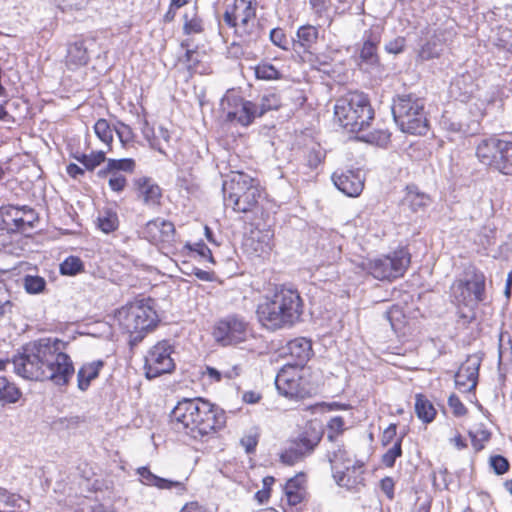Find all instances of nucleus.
<instances>
[{"label":"nucleus","instance_id":"obj_1","mask_svg":"<svg viewBox=\"0 0 512 512\" xmlns=\"http://www.w3.org/2000/svg\"><path fill=\"white\" fill-rule=\"evenodd\" d=\"M67 346V342L52 337L28 343L13 357L14 372L27 380H50L56 385H66L74 374Z\"/></svg>","mask_w":512,"mask_h":512},{"label":"nucleus","instance_id":"obj_2","mask_svg":"<svg viewBox=\"0 0 512 512\" xmlns=\"http://www.w3.org/2000/svg\"><path fill=\"white\" fill-rule=\"evenodd\" d=\"M170 417L176 431L202 442L213 438L226 424L224 411L202 398L183 399Z\"/></svg>","mask_w":512,"mask_h":512},{"label":"nucleus","instance_id":"obj_3","mask_svg":"<svg viewBox=\"0 0 512 512\" xmlns=\"http://www.w3.org/2000/svg\"><path fill=\"white\" fill-rule=\"evenodd\" d=\"M304 303L299 292L284 285L266 293L256 307V317L266 330L291 328L301 320Z\"/></svg>","mask_w":512,"mask_h":512},{"label":"nucleus","instance_id":"obj_4","mask_svg":"<svg viewBox=\"0 0 512 512\" xmlns=\"http://www.w3.org/2000/svg\"><path fill=\"white\" fill-rule=\"evenodd\" d=\"M334 115L339 124L351 133L367 128L374 118V111L367 95L349 92L336 101Z\"/></svg>","mask_w":512,"mask_h":512},{"label":"nucleus","instance_id":"obj_5","mask_svg":"<svg viewBox=\"0 0 512 512\" xmlns=\"http://www.w3.org/2000/svg\"><path fill=\"white\" fill-rule=\"evenodd\" d=\"M224 201L236 212H249L261 197L259 181L243 172H232L223 183Z\"/></svg>","mask_w":512,"mask_h":512},{"label":"nucleus","instance_id":"obj_6","mask_svg":"<svg viewBox=\"0 0 512 512\" xmlns=\"http://www.w3.org/2000/svg\"><path fill=\"white\" fill-rule=\"evenodd\" d=\"M424 101L411 94L400 95L393 101L392 114L402 132L423 135L428 130Z\"/></svg>","mask_w":512,"mask_h":512},{"label":"nucleus","instance_id":"obj_7","mask_svg":"<svg viewBox=\"0 0 512 512\" xmlns=\"http://www.w3.org/2000/svg\"><path fill=\"white\" fill-rule=\"evenodd\" d=\"M116 319L120 327L130 334L131 344L135 345L143 339L144 332L156 324L157 314L148 303L141 300L119 309Z\"/></svg>","mask_w":512,"mask_h":512},{"label":"nucleus","instance_id":"obj_8","mask_svg":"<svg viewBox=\"0 0 512 512\" xmlns=\"http://www.w3.org/2000/svg\"><path fill=\"white\" fill-rule=\"evenodd\" d=\"M485 275L474 269H467L464 277L451 285V297L458 307L474 311L486 298Z\"/></svg>","mask_w":512,"mask_h":512},{"label":"nucleus","instance_id":"obj_9","mask_svg":"<svg viewBox=\"0 0 512 512\" xmlns=\"http://www.w3.org/2000/svg\"><path fill=\"white\" fill-rule=\"evenodd\" d=\"M410 253L404 249H397L387 255L362 261L361 267L380 281H393L404 275L410 265Z\"/></svg>","mask_w":512,"mask_h":512},{"label":"nucleus","instance_id":"obj_10","mask_svg":"<svg viewBox=\"0 0 512 512\" xmlns=\"http://www.w3.org/2000/svg\"><path fill=\"white\" fill-rule=\"evenodd\" d=\"M221 108L226 114V120L249 126L256 117L254 113V102L243 99L236 91L229 90L221 99Z\"/></svg>","mask_w":512,"mask_h":512},{"label":"nucleus","instance_id":"obj_11","mask_svg":"<svg viewBox=\"0 0 512 512\" xmlns=\"http://www.w3.org/2000/svg\"><path fill=\"white\" fill-rule=\"evenodd\" d=\"M173 347L167 340L157 342L145 356V375L148 379L170 373L175 368L171 354Z\"/></svg>","mask_w":512,"mask_h":512},{"label":"nucleus","instance_id":"obj_12","mask_svg":"<svg viewBox=\"0 0 512 512\" xmlns=\"http://www.w3.org/2000/svg\"><path fill=\"white\" fill-rule=\"evenodd\" d=\"M3 229L9 232L28 233L38 222V214L28 206L7 205L0 208Z\"/></svg>","mask_w":512,"mask_h":512},{"label":"nucleus","instance_id":"obj_13","mask_svg":"<svg viewBox=\"0 0 512 512\" xmlns=\"http://www.w3.org/2000/svg\"><path fill=\"white\" fill-rule=\"evenodd\" d=\"M303 369L293 365H284L275 378L278 392L289 399L304 398L308 393L302 376Z\"/></svg>","mask_w":512,"mask_h":512},{"label":"nucleus","instance_id":"obj_14","mask_svg":"<svg viewBox=\"0 0 512 512\" xmlns=\"http://www.w3.org/2000/svg\"><path fill=\"white\" fill-rule=\"evenodd\" d=\"M248 333V323L235 315L219 320L213 330L215 340L223 346L244 342Z\"/></svg>","mask_w":512,"mask_h":512},{"label":"nucleus","instance_id":"obj_15","mask_svg":"<svg viewBox=\"0 0 512 512\" xmlns=\"http://www.w3.org/2000/svg\"><path fill=\"white\" fill-rule=\"evenodd\" d=\"M274 231L269 225L260 227L258 224L251 229L249 236L244 241L247 252L257 257H265L270 254L274 246Z\"/></svg>","mask_w":512,"mask_h":512},{"label":"nucleus","instance_id":"obj_16","mask_svg":"<svg viewBox=\"0 0 512 512\" xmlns=\"http://www.w3.org/2000/svg\"><path fill=\"white\" fill-rule=\"evenodd\" d=\"M143 237L152 244L169 246L174 241L175 227L170 221L156 218L146 223L142 230Z\"/></svg>","mask_w":512,"mask_h":512},{"label":"nucleus","instance_id":"obj_17","mask_svg":"<svg viewBox=\"0 0 512 512\" xmlns=\"http://www.w3.org/2000/svg\"><path fill=\"white\" fill-rule=\"evenodd\" d=\"M480 359L476 356H470L460 366L455 374L456 387L462 392H470L475 389L478 381V372Z\"/></svg>","mask_w":512,"mask_h":512},{"label":"nucleus","instance_id":"obj_18","mask_svg":"<svg viewBox=\"0 0 512 512\" xmlns=\"http://www.w3.org/2000/svg\"><path fill=\"white\" fill-rule=\"evenodd\" d=\"M255 15L256 8L251 0H235L234 4L225 10L223 20L235 30L237 24L245 23Z\"/></svg>","mask_w":512,"mask_h":512},{"label":"nucleus","instance_id":"obj_19","mask_svg":"<svg viewBox=\"0 0 512 512\" xmlns=\"http://www.w3.org/2000/svg\"><path fill=\"white\" fill-rule=\"evenodd\" d=\"M332 180L342 193L349 197H358L364 188V180L359 172L348 170L340 174L334 173Z\"/></svg>","mask_w":512,"mask_h":512},{"label":"nucleus","instance_id":"obj_20","mask_svg":"<svg viewBox=\"0 0 512 512\" xmlns=\"http://www.w3.org/2000/svg\"><path fill=\"white\" fill-rule=\"evenodd\" d=\"M287 353L293 359V362L286 365H293L303 369L312 355V344L310 340L304 337L295 338L287 343Z\"/></svg>","mask_w":512,"mask_h":512},{"label":"nucleus","instance_id":"obj_21","mask_svg":"<svg viewBox=\"0 0 512 512\" xmlns=\"http://www.w3.org/2000/svg\"><path fill=\"white\" fill-rule=\"evenodd\" d=\"M137 197L147 206L159 204L161 188L150 177H139L134 181Z\"/></svg>","mask_w":512,"mask_h":512},{"label":"nucleus","instance_id":"obj_22","mask_svg":"<svg viewBox=\"0 0 512 512\" xmlns=\"http://www.w3.org/2000/svg\"><path fill=\"white\" fill-rule=\"evenodd\" d=\"M363 472V464L359 461L341 471L336 470L333 478L339 486L348 490H357L363 485Z\"/></svg>","mask_w":512,"mask_h":512},{"label":"nucleus","instance_id":"obj_23","mask_svg":"<svg viewBox=\"0 0 512 512\" xmlns=\"http://www.w3.org/2000/svg\"><path fill=\"white\" fill-rule=\"evenodd\" d=\"M502 141L497 138L483 139L476 147L478 160L484 165L495 168Z\"/></svg>","mask_w":512,"mask_h":512},{"label":"nucleus","instance_id":"obj_24","mask_svg":"<svg viewBox=\"0 0 512 512\" xmlns=\"http://www.w3.org/2000/svg\"><path fill=\"white\" fill-rule=\"evenodd\" d=\"M88 46L83 40L75 41L68 45L66 54V66L70 70H76L89 62Z\"/></svg>","mask_w":512,"mask_h":512},{"label":"nucleus","instance_id":"obj_25","mask_svg":"<svg viewBox=\"0 0 512 512\" xmlns=\"http://www.w3.org/2000/svg\"><path fill=\"white\" fill-rule=\"evenodd\" d=\"M104 367V361L95 360L83 364L77 372V387L81 391H86L93 380L98 376L102 368Z\"/></svg>","mask_w":512,"mask_h":512},{"label":"nucleus","instance_id":"obj_26","mask_svg":"<svg viewBox=\"0 0 512 512\" xmlns=\"http://www.w3.org/2000/svg\"><path fill=\"white\" fill-rule=\"evenodd\" d=\"M327 458L331 464L333 475L336 474V470L341 471L358 462L357 460L352 459L351 454L344 448V446L338 444L328 450Z\"/></svg>","mask_w":512,"mask_h":512},{"label":"nucleus","instance_id":"obj_27","mask_svg":"<svg viewBox=\"0 0 512 512\" xmlns=\"http://www.w3.org/2000/svg\"><path fill=\"white\" fill-rule=\"evenodd\" d=\"M140 481L147 486H155L159 489H182L183 483L180 481L169 480L161 478L153 474L147 467H140L137 469Z\"/></svg>","mask_w":512,"mask_h":512},{"label":"nucleus","instance_id":"obj_28","mask_svg":"<svg viewBox=\"0 0 512 512\" xmlns=\"http://www.w3.org/2000/svg\"><path fill=\"white\" fill-rule=\"evenodd\" d=\"M234 33L241 41L249 44L252 42H256L258 39L261 38L263 34V29L255 15L247 22L237 24Z\"/></svg>","mask_w":512,"mask_h":512},{"label":"nucleus","instance_id":"obj_29","mask_svg":"<svg viewBox=\"0 0 512 512\" xmlns=\"http://www.w3.org/2000/svg\"><path fill=\"white\" fill-rule=\"evenodd\" d=\"M288 503L292 506L299 504L305 496V476L298 474L290 478L284 486Z\"/></svg>","mask_w":512,"mask_h":512},{"label":"nucleus","instance_id":"obj_30","mask_svg":"<svg viewBox=\"0 0 512 512\" xmlns=\"http://www.w3.org/2000/svg\"><path fill=\"white\" fill-rule=\"evenodd\" d=\"M321 437L320 432L314 429H306L291 443L295 448L303 452V456L306 457L314 451Z\"/></svg>","mask_w":512,"mask_h":512},{"label":"nucleus","instance_id":"obj_31","mask_svg":"<svg viewBox=\"0 0 512 512\" xmlns=\"http://www.w3.org/2000/svg\"><path fill=\"white\" fill-rule=\"evenodd\" d=\"M296 43L304 52H310L319 39V29L315 25L306 24L298 28L296 32Z\"/></svg>","mask_w":512,"mask_h":512},{"label":"nucleus","instance_id":"obj_32","mask_svg":"<svg viewBox=\"0 0 512 512\" xmlns=\"http://www.w3.org/2000/svg\"><path fill=\"white\" fill-rule=\"evenodd\" d=\"M500 146L501 149L494 169L503 175L512 176V142L503 140Z\"/></svg>","mask_w":512,"mask_h":512},{"label":"nucleus","instance_id":"obj_33","mask_svg":"<svg viewBox=\"0 0 512 512\" xmlns=\"http://www.w3.org/2000/svg\"><path fill=\"white\" fill-rule=\"evenodd\" d=\"M21 396L22 392L13 382H10L4 376H0V402L2 404L16 403Z\"/></svg>","mask_w":512,"mask_h":512},{"label":"nucleus","instance_id":"obj_34","mask_svg":"<svg viewBox=\"0 0 512 512\" xmlns=\"http://www.w3.org/2000/svg\"><path fill=\"white\" fill-rule=\"evenodd\" d=\"M135 169V161L131 158L108 159L106 167L98 171L99 177H106L108 172L120 173V171L132 173Z\"/></svg>","mask_w":512,"mask_h":512},{"label":"nucleus","instance_id":"obj_35","mask_svg":"<svg viewBox=\"0 0 512 512\" xmlns=\"http://www.w3.org/2000/svg\"><path fill=\"white\" fill-rule=\"evenodd\" d=\"M415 413L425 423H430L436 416L433 404L422 394L415 396Z\"/></svg>","mask_w":512,"mask_h":512},{"label":"nucleus","instance_id":"obj_36","mask_svg":"<svg viewBox=\"0 0 512 512\" xmlns=\"http://www.w3.org/2000/svg\"><path fill=\"white\" fill-rule=\"evenodd\" d=\"M281 106L280 97L275 93L264 94L257 102H254L256 117L263 116L266 112L276 110Z\"/></svg>","mask_w":512,"mask_h":512},{"label":"nucleus","instance_id":"obj_37","mask_svg":"<svg viewBox=\"0 0 512 512\" xmlns=\"http://www.w3.org/2000/svg\"><path fill=\"white\" fill-rule=\"evenodd\" d=\"M183 33L185 35L200 34L204 31L203 21L198 16L196 7L187 11L184 16Z\"/></svg>","mask_w":512,"mask_h":512},{"label":"nucleus","instance_id":"obj_38","mask_svg":"<svg viewBox=\"0 0 512 512\" xmlns=\"http://www.w3.org/2000/svg\"><path fill=\"white\" fill-rule=\"evenodd\" d=\"M255 77L259 80L271 81L282 78L281 71L273 64L262 61L254 67Z\"/></svg>","mask_w":512,"mask_h":512},{"label":"nucleus","instance_id":"obj_39","mask_svg":"<svg viewBox=\"0 0 512 512\" xmlns=\"http://www.w3.org/2000/svg\"><path fill=\"white\" fill-rule=\"evenodd\" d=\"M309 5L315 15L316 21L325 19L328 23V26L332 24L333 18L329 15V10L331 7L330 0H309Z\"/></svg>","mask_w":512,"mask_h":512},{"label":"nucleus","instance_id":"obj_40","mask_svg":"<svg viewBox=\"0 0 512 512\" xmlns=\"http://www.w3.org/2000/svg\"><path fill=\"white\" fill-rule=\"evenodd\" d=\"M118 216L111 210L100 212L97 219L98 228L104 233H110L118 228Z\"/></svg>","mask_w":512,"mask_h":512},{"label":"nucleus","instance_id":"obj_41","mask_svg":"<svg viewBox=\"0 0 512 512\" xmlns=\"http://www.w3.org/2000/svg\"><path fill=\"white\" fill-rule=\"evenodd\" d=\"M75 159L88 170H94L98 165L106 160L104 151L91 152L90 154L76 155Z\"/></svg>","mask_w":512,"mask_h":512},{"label":"nucleus","instance_id":"obj_42","mask_svg":"<svg viewBox=\"0 0 512 512\" xmlns=\"http://www.w3.org/2000/svg\"><path fill=\"white\" fill-rule=\"evenodd\" d=\"M84 269V264L79 257L69 256L60 264L62 275L74 276Z\"/></svg>","mask_w":512,"mask_h":512},{"label":"nucleus","instance_id":"obj_43","mask_svg":"<svg viewBox=\"0 0 512 512\" xmlns=\"http://www.w3.org/2000/svg\"><path fill=\"white\" fill-rule=\"evenodd\" d=\"M94 132L96 136L107 146H111L113 141V131L106 119H99L94 125Z\"/></svg>","mask_w":512,"mask_h":512},{"label":"nucleus","instance_id":"obj_44","mask_svg":"<svg viewBox=\"0 0 512 512\" xmlns=\"http://www.w3.org/2000/svg\"><path fill=\"white\" fill-rule=\"evenodd\" d=\"M0 501L6 506L24 510L29 506V502L16 494H10L6 490L0 488Z\"/></svg>","mask_w":512,"mask_h":512},{"label":"nucleus","instance_id":"obj_45","mask_svg":"<svg viewBox=\"0 0 512 512\" xmlns=\"http://www.w3.org/2000/svg\"><path fill=\"white\" fill-rule=\"evenodd\" d=\"M377 43L376 41H372L370 39L366 40L363 43L362 49L360 51V58L369 64H375L378 60L377 54Z\"/></svg>","mask_w":512,"mask_h":512},{"label":"nucleus","instance_id":"obj_46","mask_svg":"<svg viewBox=\"0 0 512 512\" xmlns=\"http://www.w3.org/2000/svg\"><path fill=\"white\" fill-rule=\"evenodd\" d=\"M45 280L40 276L27 275L24 278V287L29 294H37L44 290Z\"/></svg>","mask_w":512,"mask_h":512},{"label":"nucleus","instance_id":"obj_47","mask_svg":"<svg viewBox=\"0 0 512 512\" xmlns=\"http://www.w3.org/2000/svg\"><path fill=\"white\" fill-rule=\"evenodd\" d=\"M401 443H402V439L401 438L397 439L396 442L393 444V446L391 448H389L387 450V452L382 456V463L386 467H393L396 459L401 456V454H402Z\"/></svg>","mask_w":512,"mask_h":512},{"label":"nucleus","instance_id":"obj_48","mask_svg":"<svg viewBox=\"0 0 512 512\" xmlns=\"http://www.w3.org/2000/svg\"><path fill=\"white\" fill-rule=\"evenodd\" d=\"M303 458H305L303 456V452H301L299 449L295 448L292 445V443L290 444V446L286 450H284L280 454L281 462L286 464V465H290V466L296 464L299 461H301Z\"/></svg>","mask_w":512,"mask_h":512},{"label":"nucleus","instance_id":"obj_49","mask_svg":"<svg viewBox=\"0 0 512 512\" xmlns=\"http://www.w3.org/2000/svg\"><path fill=\"white\" fill-rule=\"evenodd\" d=\"M144 138L149 142L151 148L159 151L162 154H166L163 144L155 138L156 131L150 127L147 123L142 129Z\"/></svg>","mask_w":512,"mask_h":512},{"label":"nucleus","instance_id":"obj_50","mask_svg":"<svg viewBox=\"0 0 512 512\" xmlns=\"http://www.w3.org/2000/svg\"><path fill=\"white\" fill-rule=\"evenodd\" d=\"M441 49L436 41H428L419 51V57L422 60H429L440 55Z\"/></svg>","mask_w":512,"mask_h":512},{"label":"nucleus","instance_id":"obj_51","mask_svg":"<svg viewBox=\"0 0 512 512\" xmlns=\"http://www.w3.org/2000/svg\"><path fill=\"white\" fill-rule=\"evenodd\" d=\"M345 422L342 417L336 416L329 420L328 422V439L330 441H334L335 437L341 434L344 431Z\"/></svg>","mask_w":512,"mask_h":512},{"label":"nucleus","instance_id":"obj_52","mask_svg":"<svg viewBox=\"0 0 512 512\" xmlns=\"http://www.w3.org/2000/svg\"><path fill=\"white\" fill-rule=\"evenodd\" d=\"M109 180L108 185L111 190L115 192H121L124 190L127 184L126 177L121 173L108 172Z\"/></svg>","mask_w":512,"mask_h":512},{"label":"nucleus","instance_id":"obj_53","mask_svg":"<svg viewBox=\"0 0 512 512\" xmlns=\"http://www.w3.org/2000/svg\"><path fill=\"white\" fill-rule=\"evenodd\" d=\"M269 37H270L271 42L275 46H277L283 50L288 49V39L286 37V34L284 33V31L281 28L272 29L270 31Z\"/></svg>","mask_w":512,"mask_h":512},{"label":"nucleus","instance_id":"obj_54","mask_svg":"<svg viewBox=\"0 0 512 512\" xmlns=\"http://www.w3.org/2000/svg\"><path fill=\"white\" fill-rule=\"evenodd\" d=\"M323 157L322 149L320 147H313L306 154V164L312 169L317 168L322 162Z\"/></svg>","mask_w":512,"mask_h":512},{"label":"nucleus","instance_id":"obj_55","mask_svg":"<svg viewBox=\"0 0 512 512\" xmlns=\"http://www.w3.org/2000/svg\"><path fill=\"white\" fill-rule=\"evenodd\" d=\"M114 130L123 145L131 142L133 139L132 129L126 125L125 123L118 122V124L114 127Z\"/></svg>","mask_w":512,"mask_h":512},{"label":"nucleus","instance_id":"obj_56","mask_svg":"<svg viewBox=\"0 0 512 512\" xmlns=\"http://www.w3.org/2000/svg\"><path fill=\"white\" fill-rule=\"evenodd\" d=\"M490 466L497 475H502L509 469V463L507 459L501 455L492 456L490 458Z\"/></svg>","mask_w":512,"mask_h":512},{"label":"nucleus","instance_id":"obj_57","mask_svg":"<svg viewBox=\"0 0 512 512\" xmlns=\"http://www.w3.org/2000/svg\"><path fill=\"white\" fill-rule=\"evenodd\" d=\"M408 201L410 202L411 208L414 211H418L428 205L429 197L422 193H409Z\"/></svg>","mask_w":512,"mask_h":512},{"label":"nucleus","instance_id":"obj_58","mask_svg":"<svg viewBox=\"0 0 512 512\" xmlns=\"http://www.w3.org/2000/svg\"><path fill=\"white\" fill-rule=\"evenodd\" d=\"M258 437L259 435L257 432H249L241 438L240 443L244 447L246 453H252L255 451L258 444Z\"/></svg>","mask_w":512,"mask_h":512},{"label":"nucleus","instance_id":"obj_59","mask_svg":"<svg viewBox=\"0 0 512 512\" xmlns=\"http://www.w3.org/2000/svg\"><path fill=\"white\" fill-rule=\"evenodd\" d=\"M90 0H60L59 7L63 10H81L84 9Z\"/></svg>","mask_w":512,"mask_h":512},{"label":"nucleus","instance_id":"obj_60","mask_svg":"<svg viewBox=\"0 0 512 512\" xmlns=\"http://www.w3.org/2000/svg\"><path fill=\"white\" fill-rule=\"evenodd\" d=\"M448 404L453 411V414L457 417L466 414L467 409L456 395H451L448 399Z\"/></svg>","mask_w":512,"mask_h":512},{"label":"nucleus","instance_id":"obj_61","mask_svg":"<svg viewBox=\"0 0 512 512\" xmlns=\"http://www.w3.org/2000/svg\"><path fill=\"white\" fill-rule=\"evenodd\" d=\"M190 250L197 252L202 258L214 263L211 250L204 243H196L194 246L187 245Z\"/></svg>","mask_w":512,"mask_h":512},{"label":"nucleus","instance_id":"obj_62","mask_svg":"<svg viewBox=\"0 0 512 512\" xmlns=\"http://www.w3.org/2000/svg\"><path fill=\"white\" fill-rule=\"evenodd\" d=\"M405 46V39L398 37L386 44V51L393 54H398L403 51Z\"/></svg>","mask_w":512,"mask_h":512},{"label":"nucleus","instance_id":"obj_63","mask_svg":"<svg viewBox=\"0 0 512 512\" xmlns=\"http://www.w3.org/2000/svg\"><path fill=\"white\" fill-rule=\"evenodd\" d=\"M155 138L160 141L163 146L165 147L166 146H169L170 145V140H171V134L170 132L168 131V129L162 127V126H159L156 133H155Z\"/></svg>","mask_w":512,"mask_h":512},{"label":"nucleus","instance_id":"obj_64","mask_svg":"<svg viewBox=\"0 0 512 512\" xmlns=\"http://www.w3.org/2000/svg\"><path fill=\"white\" fill-rule=\"evenodd\" d=\"M396 431H397V427L395 424H390L383 432V435H382V444L383 445H388L392 442V440L395 438L396 436Z\"/></svg>","mask_w":512,"mask_h":512}]
</instances>
